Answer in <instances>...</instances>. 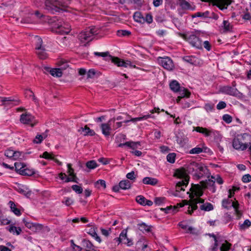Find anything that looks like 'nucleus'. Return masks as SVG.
<instances>
[{
	"instance_id": "obj_2",
	"label": "nucleus",
	"mask_w": 251,
	"mask_h": 251,
	"mask_svg": "<svg viewBox=\"0 0 251 251\" xmlns=\"http://www.w3.org/2000/svg\"><path fill=\"white\" fill-rule=\"evenodd\" d=\"M186 172L191 174L194 178L199 179L204 176L209 177V170L201 163L192 161L186 165Z\"/></svg>"
},
{
	"instance_id": "obj_26",
	"label": "nucleus",
	"mask_w": 251,
	"mask_h": 251,
	"mask_svg": "<svg viewBox=\"0 0 251 251\" xmlns=\"http://www.w3.org/2000/svg\"><path fill=\"white\" fill-rule=\"evenodd\" d=\"M34 41L36 50L44 47L42 46L43 41L40 37L38 36H35L34 38Z\"/></svg>"
},
{
	"instance_id": "obj_7",
	"label": "nucleus",
	"mask_w": 251,
	"mask_h": 251,
	"mask_svg": "<svg viewBox=\"0 0 251 251\" xmlns=\"http://www.w3.org/2000/svg\"><path fill=\"white\" fill-rule=\"evenodd\" d=\"M158 61L159 64L167 70L172 71L175 68L173 60L169 57H159Z\"/></svg>"
},
{
	"instance_id": "obj_64",
	"label": "nucleus",
	"mask_w": 251,
	"mask_h": 251,
	"mask_svg": "<svg viewBox=\"0 0 251 251\" xmlns=\"http://www.w3.org/2000/svg\"><path fill=\"white\" fill-rule=\"evenodd\" d=\"M96 75V71L94 69H90L87 72V75L88 78H92Z\"/></svg>"
},
{
	"instance_id": "obj_6",
	"label": "nucleus",
	"mask_w": 251,
	"mask_h": 251,
	"mask_svg": "<svg viewBox=\"0 0 251 251\" xmlns=\"http://www.w3.org/2000/svg\"><path fill=\"white\" fill-rule=\"evenodd\" d=\"M185 39L193 47L198 49H202V41L194 34L187 35L184 36Z\"/></svg>"
},
{
	"instance_id": "obj_59",
	"label": "nucleus",
	"mask_w": 251,
	"mask_h": 251,
	"mask_svg": "<svg viewBox=\"0 0 251 251\" xmlns=\"http://www.w3.org/2000/svg\"><path fill=\"white\" fill-rule=\"evenodd\" d=\"M214 105L211 103H206L204 105V109L207 112H211L214 109Z\"/></svg>"
},
{
	"instance_id": "obj_28",
	"label": "nucleus",
	"mask_w": 251,
	"mask_h": 251,
	"mask_svg": "<svg viewBox=\"0 0 251 251\" xmlns=\"http://www.w3.org/2000/svg\"><path fill=\"white\" fill-rule=\"evenodd\" d=\"M201 203V204L200 205V208L201 210H203L205 211H209L213 209V206L210 203L206 202L205 203H204L203 202Z\"/></svg>"
},
{
	"instance_id": "obj_53",
	"label": "nucleus",
	"mask_w": 251,
	"mask_h": 251,
	"mask_svg": "<svg viewBox=\"0 0 251 251\" xmlns=\"http://www.w3.org/2000/svg\"><path fill=\"white\" fill-rule=\"evenodd\" d=\"M95 185L98 188L101 187L105 188L106 187L105 181L103 180L100 179L96 182Z\"/></svg>"
},
{
	"instance_id": "obj_38",
	"label": "nucleus",
	"mask_w": 251,
	"mask_h": 251,
	"mask_svg": "<svg viewBox=\"0 0 251 251\" xmlns=\"http://www.w3.org/2000/svg\"><path fill=\"white\" fill-rule=\"evenodd\" d=\"M88 233L90 234L92 237H93L99 243L101 242V241L100 237L98 235L94 229L91 228Z\"/></svg>"
},
{
	"instance_id": "obj_60",
	"label": "nucleus",
	"mask_w": 251,
	"mask_h": 251,
	"mask_svg": "<svg viewBox=\"0 0 251 251\" xmlns=\"http://www.w3.org/2000/svg\"><path fill=\"white\" fill-rule=\"evenodd\" d=\"M14 151L10 149L6 150L4 152V154L6 157L12 158L14 156Z\"/></svg>"
},
{
	"instance_id": "obj_14",
	"label": "nucleus",
	"mask_w": 251,
	"mask_h": 251,
	"mask_svg": "<svg viewBox=\"0 0 251 251\" xmlns=\"http://www.w3.org/2000/svg\"><path fill=\"white\" fill-rule=\"evenodd\" d=\"M189 179L185 177L184 179L177 182L176 186V193L174 194L175 196H177V192H179L181 191H184V188L186 187L188 184Z\"/></svg>"
},
{
	"instance_id": "obj_19",
	"label": "nucleus",
	"mask_w": 251,
	"mask_h": 251,
	"mask_svg": "<svg viewBox=\"0 0 251 251\" xmlns=\"http://www.w3.org/2000/svg\"><path fill=\"white\" fill-rule=\"evenodd\" d=\"M136 201L138 203L142 205L151 206L153 204L151 201L147 200L144 197L141 195L137 196Z\"/></svg>"
},
{
	"instance_id": "obj_25",
	"label": "nucleus",
	"mask_w": 251,
	"mask_h": 251,
	"mask_svg": "<svg viewBox=\"0 0 251 251\" xmlns=\"http://www.w3.org/2000/svg\"><path fill=\"white\" fill-rule=\"evenodd\" d=\"M143 183L145 184H149L151 185H155L158 183V180L156 178L146 177L143 179Z\"/></svg>"
},
{
	"instance_id": "obj_20",
	"label": "nucleus",
	"mask_w": 251,
	"mask_h": 251,
	"mask_svg": "<svg viewBox=\"0 0 251 251\" xmlns=\"http://www.w3.org/2000/svg\"><path fill=\"white\" fill-rule=\"evenodd\" d=\"M138 229L143 233H148L151 231L152 226L151 225H148L145 223H141L137 225Z\"/></svg>"
},
{
	"instance_id": "obj_56",
	"label": "nucleus",
	"mask_w": 251,
	"mask_h": 251,
	"mask_svg": "<svg viewBox=\"0 0 251 251\" xmlns=\"http://www.w3.org/2000/svg\"><path fill=\"white\" fill-rule=\"evenodd\" d=\"M209 12L208 11H206L204 12H197L195 14V17H209Z\"/></svg>"
},
{
	"instance_id": "obj_51",
	"label": "nucleus",
	"mask_w": 251,
	"mask_h": 251,
	"mask_svg": "<svg viewBox=\"0 0 251 251\" xmlns=\"http://www.w3.org/2000/svg\"><path fill=\"white\" fill-rule=\"evenodd\" d=\"M137 176V174H135L134 171H131L126 174V177L131 180H134Z\"/></svg>"
},
{
	"instance_id": "obj_42",
	"label": "nucleus",
	"mask_w": 251,
	"mask_h": 251,
	"mask_svg": "<svg viewBox=\"0 0 251 251\" xmlns=\"http://www.w3.org/2000/svg\"><path fill=\"white\" fill-rule=\"evenodd\" d=\"M161 210L164 211L165 212V213H174L177 211L176 207H173L171 206H168L165 208H161Z\"/></svg>"
},
{
	"instance_id": "obj_31",
	"label": "nucleus",
	"mask_w": 251,
	"mask_h": 251,
	"mask_svg": "<svg viewBox=\"0 0 251 251\" xmlns=\"http://www.w3.org/2000/svg\"><path fill=\"white\" fill-rule=\"evenodd\" d=\"M179 226L182 229L186 230V232L187 233H190L192 234H194L195 232H194V230H195L194 228H193L192 226H188L187 225L185 224L180 223L179 224Z\"/></svg>"
},
{
	"instance_id": "obj_8",
	"label": "nucleus",
	"mask_w": 251,
	"mask_h": 251,
	"mask_svg": "<svg viewBox=\"0 0 251 251\" xmlns=\"http://www.w3.org/2000/svg\"><path fill=\"white\" fill-rule=\"evenodd\" d=\"M0 102L1 105L8 108L17 105L19 103V100L18 99L12 97H0Z\"/></svg>"
},
{
	"instance_id": "obj_32",
	"label": "nucleus",
	"mask_w": 251,
	"mask_h": 251,
	"mask_svg": "<svg viewBox=\"0 0 251 251\" xmlns=\"http://www.w3.org/2000/svg\"><path fill=\"white\" fill-rule=\"evenodd\" d=\"M137 246L142 248L141 251H148L147 249L148 245L144 239H141L138 241Z\"/></svg>"
},
{
	"instance_id": "obj_44",
	"label": "nucleus",
	"mask_w": 251,
	"mask_h": 251,
	"mask_svg": "<svg viewBox=\"0 0 251 251\" xmlns=\"http://www.w3.org/2000/svg\"><path fill=\"white\" fill-rule=\"evenodd\" d=\"M86 166L88 168L90 169H94L98 166L96 162L94 160L88 161L86 164Z\"/></svg>"
},
{
	"instance_id": "obj_57",
	"label": "nucleus",
	"mask_w": 251,
	"mask_h": 251,
	"mask_svg": "<svg viewBox=\"0 0 251 251\" xmlns=\"http://www.w3.org/2000/svg\"><path fill=\"white\" fill-rule=\"evenodd\" d=\"M223 120L227 124L230 123L232 121V118L228 114H225L223 116Z\"/></svg>"
},
{
	"instance_id": "obj_4",
	"label": "nucleus",
	"mask_w": 251,
	"mask_h": 251,
	"mask_svg": "<svg viewBox=\"0 0 251 251\" xmlns=\"http://www.w3.org/2000/svg\"><path fill=\"white\" fill-rule=\"evenodd\" d=\"M251 141V135L247 133L238 134L233 140V147L240 151L246 150L248 146V143Z\"/></svg>"
},
{
	"instance_id": "obj_33",
	"label": "nucleus",
	"mask_w": 251,
	"mask_h": 251,
	"mask_svg": "<svg viewBox=\"0 0 251 251\" xmlns=\"http://www.w3.org/2000/svg\"><path fill=\"white\" fill-rule=\"evenodd\" d=\"M14 167L15 168L16 171L20 175L21 173H22V171H23L25 167L24 164L20 162H15L14 164Z\"/></svg>"
},
{
	"instance_id": "obj_22",
	"label": "nucleus",
	"mask_w": 251,
	"mask_h": 251,
	"mask_svg": "<svg viewBox=\"0 0 251 251\" xmlns=\"http://www.w3.org/2000/svg\"><path fill=\"white\" fill-rule=\"evenodd\" d=\"M78 131L84 136H93L95 134V131L91 129L87 126H85L84 127H81Z\"/></svg>"
},
{
	"instance_id": "obj_45",
	"label": "nucleus",
	"mask_w": 251,
	"mask_h": 251,
	"mask_svg": "<svg viewBox=\"0 0 251 251\" xmlns=\"http://www.w3.org/2000/svg\"><path fill=\"white\" fill-rule=\"evenodd\" d=\"M203 148L199 147H196L192 149L189 153L191 154H199L203 151Z\"/></svg>"
},
{
	"instance_id": "obj_27",
	"label": "nucleus",
	"mask_w": 251,
	"mask_h": 251,
	"mask_svg": "<svg viewBox=\"0 0 251 251\" xmlns=\"http://www.w3.org/2000/svg\"><path fill=\"white\" fill-rule=\"evenodd\" d=\"M119 184L120 188L123 190L129 189L131 185L130 181L127 179L121 181Z\"/></svg>"
},
{
	"instance_id": "obj_55",
	"label": "nucleus",
	"mask_w": 251,
	"mask_h": 251,
	"mask_svg": "<svg viewBox=\"0 0 251 251\" xmlns=\"http://www.w3.org/2000/svg\"><path fill=\"white\" fill-rule=\"evenodd\" d=\"M72 188L77 194H81L82 193L83 189L82 187L77 185H73L72 186Z\"/></svg>"
},
{
	"instance_id": "obj_46",
	"label": "nucleus",
	"mask_w": 251,
	"mask_h": 251,
	"mask_svg": "<svg viewBox=\"0 0 251 251\" xmlns=\"http://www.w3.org/2000/svg\"><path fill=\"white\" fill-rule=\"evenodd\" d=\"M117 35L121 36H127L130 35L131 32L128 30H119L117 31Z\"/></svg>"
},
{
	"instance_id": "obj_11",
	"label": "nucleus",
	"mask_w": 251,
	"mask_h": 251,
	"mask_svg": "<svg viewBox=\"0 0 251 251\" xmlns=\"http://www.w3.org/2000/svg\"><path fill=\"white\" fill-rule=\"evenodd\" d=\"M20 122L24 124L30 125L32 127L34 125V117L29 113H25L21 115Z\"/></svg>"
},
{
	"instance_id": "obj_40",
	"label": "nucleus",
	"mask_w": 251,
	"mask_h": 251,
	"mask_svg": "<svg viewBox=\"0 0 251 251\" xmlns=\"http://www.w3.org/2000/svg\"><path fill=\"white\" fill-rule=\"evenodd\" d=\"M8 230L9 232L15 233H16L17 235H19L22 230L20 227L17 228L16 226H10L8 227Z\"/></svg>"
},
{
	"instance_id": "obj_1",
	"label": "nucleus",
	"mask_w": 251,
	"mask_h": 251,
	"mask_svg": "<svg viewBox=\"0 0 251 251\" xmlns=\"http://www.w3.org/2000/svg\"><path fill=\"white\" fill-rule=\"evenodd\" d=\"M190 190L192 192L191 195H190V201L184 200L183 201V203H179L178 205L181 207L184 205H189L187 212L189 214H192L193 211L198 208L197 204L198 203H203L204 201L200 198L203 195V191L200 185L198 184L194 185Z\"/></svg>"
},
{
	"instance_id": "obj_10",
	"label": "nucleus",
	"mask_w": 251,
	"mask_h": 251,
	"mask_svg": "<svg viewBox=\"0 0 251 251\" xmlns=\"http://www.w3.org/2000/svg\"><path fill=\"white\" fill-rule=\"evenodd\" d=\"M112 59V62L115 64L117 65L118 67H123L127 68L129 67L130 68H135V65H133L130 61H124L118 57L110 56Z\"/></svg>"
},
{
	"instance_id": "obj_37",
	"label": "nucleus",
	"mask_w": 251,
	"mask_h": 251,
	"mask_svg": "<svg viewBox=\"0 0 251 251\" xmlns=\"http://www.w3.org/2000/svg\"><path fill=\"white\" fill-rule=\"evenodd\" d=\"M127 238L126 231H125L124 230L122 231V232L120 234V236L118 238H115V240L116 241H118L119 243L123 242L126 240Z\"/></svg>"
},
{
	"instance_id": "obj_62",
	"label": "nucleus",
	"mask_w": 251,
	"mask_h": 251,
	"mask_svg": "<svg viewBox=\"0 0 251 251\" xmlns=\"http://www.w3.org/2000/svg\"><path fill=\"white\" fill-rule=\"evenodd\" d=\"M251 222H250V221L249 220L247 219V220H245L243 224H242L240 226V227H241V228L243 229V228H246L249 227V226H251Z\"/></svg>"
},
{
	"instance_id": "obj_12",
	"label": "nucleus",
	"mask_w": 251,
	"mask_h": 251,
	"mask_svg": "<svg viewBox=\"0 0 251 251\" xmlns=\"http://www.w3.org/2000/svg\"><path fill=\"white\" fill-rule=\"evenodd\" d=\"M231 205L234 209L238 217L241 215L240 212L238 210V203L232 202V200L229 199H224L222 201V206L225 208H228L229 206Z\"/></svg>"
},
{
	"instance_id": "obj_41",
	"label": "nucleus",
	"mask_w": 251,
	"mask_h": 251,
	"mask_svg": "<svg viewBox=\"0 0 251 251\" xmlns=\"http://www.w3.org/2000/svg\"><path fill=\"white\" fill-rule=\"evenodd\" d=\"M190 95V93L185 89L179 90L180 98H183L184 97L189 98Z\"/></svg>"
},
{
	"instance_id": "obj_15",
	"label": "nucleus",
	"mask_w": 251,
	"mask_h": 251,
	"mask_svg": "<svg viewBox=\"0 0 251 251\" xmlns=\"http://www.w3.org/2000/svg\"><path fill=\"white\" fill-rule=\"evenodd\" d=\"M202 1H208L209 0H201ZM214 5H216L221 10L227 8V6L231 3L230 0H212Z\"/></svg>"
},
{
	"instance_id": "obj_18",
	"label": "nucleus",
	"mask_w": 251,
	"mask_h": 251,
	"mask_svg": "<svg viewBox=\"0 0 251 251\" xmlns=\"http://www.w3.org/2000/svg\"><path fill=\"white\" fill-rule=\"evenodd\" d=\"M183 60L187 63L196 66L201 63V60L199 58L193 55L185 56L183 57Z\"/></svg>"
},
{
	"instance_id": "obj_43",
	"label": "nucleus",
	"mask_w": 251,
	"mask_h": 251,
	"mask_svg": "<svg viewBox=\"0 0 251 251\" xmlns=\"http://www.w3.org/2000/svg\"><path fill=\"white\" fill-rule=\"evenodd\" d=\"M223 27L225 31H230L232 29V25L228 21H224Z\"/></svg>"
},
{
	"instance_id": "obj_30",
	"label": "nucleus",
	"mask_w": 251,
	"mask_h": 251,
	"mask_svg": "<svg viewBox=\"0 0 251 251\" xmlns=\"http://www.w3.org/2000/svg\"><path fill=\"white\" fill-rule=\"evenodd\" d=\"M36 52L38 57L41 59H45L47 57V53L44 47L37 50Z\"/></svg>"
},
{
	"instance_id": "obj_13",
	"label": "nucleus",
	"mask_w": 251,
	"mask_h": 251,
	"mask_svg": "<svg viewBox=\"0 0 251 251\" xmlns=\"http://www.w3.org/2000/svg\"><path fill=\"white\" fill-rule=\"evenodd\" d=\"M71 30L70 25L65 22L58 24L56 32L60 34H68Z\"/></svg>"
},
{
	"instance_id": "obj_58",
	"label": "nucleus",
	"mask_w": 251,
	"mask_h": 251,
	"mask_svg": "<svg viewBox=\"0 0 251 251\" xmlns=\"http://www.w3.org/2000/svg\"><path fill=\"white\" fill-rule=\"evenodd\" d=\"M165 201L164 197H158L156 198L154 200V202L156 204L160 205L162 203H164Z\"/></svg>"
},
{
	"instance_id": "obj_47",
	"label": "nucleus",
	"mask_w": 251,
	"mask_h": 251,
	"mask_svg": "<svg viewBox=\"0 0 251 251\" xmlns=\"http://www.w3.org/2000/svg\"><path fill=\"white\" fill-rule=\"evenodd\" d=\"M176 154L175 153H169L167 156V161L171 163H173L175 162Z\"/></svg>"
},
{
	"instance_id": "obj_52",
	"label": "nucleus",
	"mask_w": 251,
	"mask_h": 251,
	"mask_svg": "<svg viewBox=\"0 0 251 251\" xmlns=\"http://www.w3.org/2000/svg\"><path fill=\"white\" fill-rule=\"evenodd\" d=\"M44 138L41 134H37L34 139L33 140V142L35 144H40Z\"/></svg>"
},
{
	"instance_id": "obj_9",
	"label": "nucleus",
	"mask_w": 251,
	"mask_h": 251,
	"mask_svg": "<svg viewBox=\"0 0 251 251\" xmlns=\"http://www.w3.org/2000/svg\"><path fill=\"white\" fill-rule=\"evenodd\" d=\"M116 119L113 118L110 119L106 123H102L100 125V127L102 133L105 136H108L110 134V131L112 129V123L115 122Z\"/></svg>"
},
{
	"instance_id": "obj_36",
	"label": "nucleus",
	"mask_w": 251,
	"mask_h": 251,
	"mask_svg": "<svg viewBox=\"0 0 251 251\" xmlns=\"http://www.w3.org/2000/svg\"><path fill=\"white\" fill-rule=\"evenodd\" d=\"M179 4L183 9H189L191 6L188 2L185 0H178Z\"/></svg>"
},
{
	"instance_id": "obj_50",
	"label": "nucleus",
	"mask_w": 251,
	"mask_h": 251,
	"mask_svg": "<svg viewBox=\"0 0 251 251\" xmlns=\"http://www.w3.org/2000/svg\"><path fill=\"white\" fill-rule=\"evenodd\" d=\"M67 167H68V173L69 174V175L70 176L76 177L75 175L74 174V170L72 168L71 164H68Z\"/></svg>"
},
{
	"instance_id": "obj_16",
	"label": "nucleus",
	"mask_w": 251,
	"mask_h": 251,
	"mask_svg": "<svg viewBox=\"0 0 251 251\" xmlns=\"http://www.w3.org/2000/svg\"><path fill=\"white\" fill-rule=\"evenodd\" d=\"M193 130L203 134L206 137H209L212 134H215V131L214 130L201 126L194 127Z\"/></svg>"
},
{
	"instance_id": "obj_48",
	"label": "nucleus",
	"mask_w": 251,
	"mask_h": 251,
	"mask_svg": "<svg viewBox=\"0 0 251 251\" xmlns=\"http://www.w3.org/2000/svg\"><path fill=\"white\" fill-rule=\"evenodd\" d=\"M133 18L135 21L140 23H141L142 22V20H144V18L143 17L142 15L139 12L135 13L133 16Z\"/></svg>"
},
{
	"instance_id": "obj_34",
	"label": "nucleus",
	"mask_w": 251,
	"mask_h": 251,
	"mask_svg": "<svg viewBox=\"0 0 251 251\" xmlns=\"http://www.w3.org/2000/svg\"><path fill=\"white\" fill-rule=\"evenodd\" d=\"M50 74L51 75L56 77H60L62 75V72L60 68L52 69L50 71Z\"/></svg>"
},
{
	"instance_id": "obj_49",
	"label": "nucleus",
	"mask_w": 251,
	"mask_h": 251,
	"mask_svg": "<svg viewBox=\"0 0 251 251\" xmlns=\"http://www.w3.org/2000/svg\"><path fill=\"white\" fill-rule=\"evenodd\" d=\"M71 247L74 251H81L82 248L75 244L73 240H71Z\"/></svg>"
},
{
	"instance_id": "obj_23",
	"label": "nucleus",
	"mask_w": 251,
	"mask_h": 251,
	"mask_svg": "<svg viewBox=\"0 0 251 251\" xmlns=\"http://www.w3.org/2000/svg\"><path fill=\"white\" fill-rule=\"evenodd\" d=\"M201 183L203 188L211 187L212 192L213 193L215 192L216 189L214 187L215 181L213 179H208V180H206L205 181L201 182Z\"/></svg>"
},
{
	"instance_id": "obj_61",
	"label": "nucleus",
	"mask_w": 251,
	"mask_h": 251,
	"mask_svg": "<svg viewBox=\"0 0 251 251\" xmlns=\"http://www.w3.org/2000/svg\"><path fill=\"white\" fill-rule=\"evenodd\" d=\"M63 202L67 206H70L73 203L74 201L72 199L69 197H65L64 199Z\"/></svg>"
},
{
	"instance_id": "obj_24",
	"label": "nucleus",
	"mask_w": 251,
	"mask_h": 251,
	"mask_svg": "<svg viewBox=\"0 0 251 251\" xmlns=\"http://www.w3.org/2000/svg\"><path fill=\"white\" fill-rule=\"evenodd\" d=\"M82 243L86 251H96L94 246L89 240L83 239Z\"/></svg>"
},
{
	"instance_id": "obj_39",
	"label": "nucleus",
	"mask_w": 251,
	"mask_h": 251,
	"mask_svg": "<svg viewBox=\"0 0 251 251\" xmlns=\"http://www.w3.org/2000/svg\"><path fill=\"white\" fill-rule=\"evenodd\" d=\"M34 174V171L33 170H30L27 169L26 168H25L22 173H21V175L23 176H31Z\"/></svg>"
},
{
	"instance_id": "obj_5",
	"label": "nucleus",
	"mask_w": 251,
	"mask_h": 251,
	"mask_svg": "<svg viewBox=\"0 0 251 251\" xmlns=\"http://www.w3.org/2000/svg\"><path fill=\"white\" fill-rule=\"evenodd\" d=\"M98 34L97 30L94 27H90L79 33V39L81 42H89L94 35Z\"/></svg>"
},
{
	"instance_id": "obj_17",
	"label": "nucleus",
	"mask_w": 251,
	"mask_h": 251,
	"mask_svg": "<svg viewBox=\"0 0 251 251\" xmlns=\"http://www.w3.org/2000/svg\"><path fill=\"white\" fill-rule=\"evenodd\" d=\"M221 90L226 95L233 96H237L239 93L235 87H232L230 86H224L221 89Z\"/></svg>"
},
{
	"instance_id": "obj_63",
	"label": "nucleus",
	"mask_w": 251,
	"mask_h": 251,
	"mask_svg": "<svg viewBox=\"0 0 251 251\" xmlns=\"http://www.w3.org/2000/svg\"><path fill=\"white\" fill-rule=\"evenodd\" d=\"M242 180L244 183H248L251 181V176L249 174L245 175L243 176Z\"/></svg>"
},
{
	"instance_id": "obj_29",
	"label": "nucleus",
	"mask_w": 251,
	"mask_h": 251,
	"mask_svg": "<svg viewBox=\"0 0 251 251\" xmlns=\"http://www.w3.org/2000/svg\"><path fill=\"white\" fill-rule=\"evenodd\" d=\"M170 89L174 92H176L180 90L179 83L176 80H173L170 83Z\"/></svg>"
},
{
	"instance_id": "obj_54",
	"label": "nucleus",
	"mask_w": 251,
	"mask_h": 251,
	"mask_svg": "<svg viewBox=\"0 0 251 251\" xmlns=\"http://www.w3.org/2000/svg\"><path fill=\"white\" fill-rule=\"evenodd\" d=\"M186 172L183 169L176 170L175 175L178 177H183L185 176Z\"/></svg>"
},
{
	"instance_id": "obj_35",
	"label": "nucleus",
	"mask_w": 251,
	"mask_h": 251,
	"mask_svg": "<svg viewBox=\"0 0 251 251\" xmlns=\"http://www.w3.org/2000/svg\"><path fill=\"white\" fill-rule=\"evenodd\" d=\"M9 204L10 205V208L13 212L17 216H20L21 213L19 209L16 207V205L12 201H10L9 202Z\"/></svg>"
},
{
	"instance_id": "obj_21",
	"label": "nucleus",
	"mask_w": 251,
	"mask_h": 251,
	"mask_svg": "<svg viewBox=\"0 0 251 251\" xmlns=\"http://www.w3.org/2000/svg\"><path fill=\"white\" fill-rule=\"evenodd\" d=\"M232 245L226 240L219 241V246L220 251H229Z\"/></svg>"
},
{
	"instance_id": "obj_3",
	"label": "nucleus",
	"mask_w": 251,
	"mask_h": 251,
	"mask_svg": "<svg viewBox=\"0 0 251 251\" xmlns=\"http://www.w3.org/2000/svg\"><path fill=\"white\" fill-rule=\"evenodd\" d=\"M70 3V0H46L45 2V9L48 12L54 14L62 10Z\"/></svg>"
}]
</instances>
